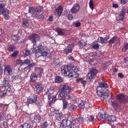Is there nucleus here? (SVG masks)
I'll use <instances>...</instances> for the list:
<instances>
[{
	"instance_id": "obj_1",
	"label": "nucleus",
	"mask_w": 128,
	"mask_h": 128,
	"mask_svg": "<svg viewBox=\"0 0 128 128\" xmlns=\"http://www.w3.org/2000/svg\"><path fill=\"white\" fill-rule=\"evenodd\" d=\"M73 88L71 87L66 84L63 85L61 88V92L58 95L60 100H63L71 98V97L70 94L72 92Z\"/></svg>"
},
{
	"instance_id": "obj_2",
	"label": "nucleus",
	"mask_w": 128,
	"mask_h": 128,
	"mask_svg": "<svg viewBox=\"0 0 128 128\" xmlns=\"http://www.w3.org/2000/svg\"><path fill=\"white\" fill-rule=\"evenodd\" d=\"M126 97V96L123 94H121L117 95L116 98L112 100V105L115 110L118 111L120 106V102H125Z\"/></svg>"
},
{
	"instance_id": "obj_3",
	"label": "nucleus",
	"mask_w": 128,
	"mask_h": 128,
	"mask_svg": "<svg viewBox=\"0 0 128 128\" xmlns=\"http://www.w3.org/2000/svg\"><path fill=\"white\" fill-rule=\"evenodd\" d=\"M36 48L34 49H31V51H32L33 53H35L36 56L37 57H38L40 56H42L44 57H46L48 54L46 51H44L43 46H41L38 47V49L36 50Z\"/></svg>"
},
{
	"instance_id": "obj_4",
	"label": "nucleus",
	"mask_w": 128,
	"mask_h": 128,
	"mask_svg": "<svg viewBox=\"0 0 128 128\" xmlns=\"http://www.w3.org/2000/svg\"><path fill=\"white\" fill-rule=\"evenodd\" d=\"M98 71L95 69H91L90 71L88 73L86 77V80L89 82L92 81L95 78Z\"/></svg>"
},
{
	"instance_id": "obj_5",
	"label": "nucleus",
	"mask_w": 128,
	"mask_h": 128,
	"mask_svg": "<svg viewBox=\"0 0 128 128\" xmlns=\"http://www.w3.org/2000/svg\"><path fill=\"white\" fill-rule=\"evenodd\" d=\"M13 69L12 68L9 66H7L4 67V78H7V77H9V76H11L13 74Z\"/></svg>"
},
{
	"instance_id": "obj_6",
	"label": "nucleus",
	"mask_w": 128,
	"mask_h": 128,
	"mask_svg": "<svg viewBox=\"0 0 128 128\" xmlns=\"http://www.w3.org/2000/svg\"><path fill=\"white\" fill-rule=\"evenodd\" d=\"M36 70H37L39 73V76H37L34 74H32L30 76V81L32 82H34L36 81L37 80V76H41V73L43 72V70L42 68L39 67H37L36 68Z\"/></svg>"
},
{
	"instance_id": "obj_7",
	"label": "nucleus",
	"mask_w": 128,
	"mask_h": 128,
	"mask_svg": "<svg viewBox=\"0 0 128 128\" xmlns=\"http://www.w3.org/2000/svg\"><path fill=\"white\" fill-rule=\"evenodd\" d=\"M29 38L33 44V48L31 49H34L36 48V42L40 40L39 36L38 34H33L29 36Z\"/></svg>"
},
{
	"instance_id": "obj_8",
	"label": "nucleus",
	"mask_w": 128,
	"mask_h": 128,
	"mask_svg": "<svg viewBox=\"0 0 128 128\" xmlns=\"http://www.w3.org/2000/svg\"><path fill=\"white\" fill-rule=\"evenodd\" d=\"M54 90L51 88L49 89L46 92V94L48 95V100L50 102H54L56 100L55 96H53V94Z\"/></svg>"
},
{
	"instance_id": "obj_9",
	"label": "nucleus",
	"mask_w": 128,
	"mask_h": 128,
	"mask_svg": "<svg viewBox=\"0 0 128 128\" xmlns=\"http://www.w3.org/2000/svg\"><path fill=\"white\" fill-rule=\"evenodd\" d=\"M9 79L7 78H4V80L2 82V86L5 87V91L9 92L11 90V86L9 84Z\"/></svg>"
},
{
	"instance_id": "obj_10",
	"label": "nucleus",
	"mask_w": 128,
	"mask_h": 128,
	"mask_svg": "<svg viewBox=\"0 0 128 128\" xmlns=\"http://www.w3.org/2000/svg\"><path fill=\"white\" fill-rule=\"evenodd\" d=\"M76 119L74 118H72L69 121V125L68 128H75L78 127L79 124L76 122Z\"/></svg>"
},
{
	"instance_id": "obj_11",
	"label": "nucleus",
	"mask_w": 128,
	"mask_h": 128,
	"mask_svg": "<svg viewBox=\"0 0 128 128\" xmlns=\"http://www.w3.org/2000/svg\"><path fill=\"white\" fill-rule=\"evenodd\" d=\"M41 12V10L38 8H32L29 10V12L31 13V16L33 17H35Z\"/></svg>"
},
{
	"instance_id": "obj_12",
	"label": "nucleus",
	"mask_w": 128,
	"mask_h": 128,
	"mask_svg": "<svg viewBox=\"0 0 128 128\" xmlns=\"http://www.w3.org/2000/svg\"><path fill=\"white\" fill-rule=\"evenodd\" d=\"M71 70L72 68L69 65L67 66H64L62 68V74H64L65 76L67 75V74Z\"/></svg>"
},
{
	"instance_id": "obj_13",
	"label": "nucleus",
	"mask_w": 128,
	"mask_h": 128,
	"mask_svg": "<svg viewBox=\"0 0 128 128\" xmlns=\"http://www.w3.org/2000/svg\"><path fill=\"white\" fill-rule=\"evenodd\" d=\"M34 90L37 93L39 94L43 91L44 90L43 86L41 83H38L35 86Z\"/></svg>"
},
{
	"instance_id": "obj_14",
	"label": "nucleus",
	"mask_w": 128,
	"mask_h": 128,
	"mask_svg": "<svg viewBox=\"0 0 128 128\" xmlns=\"http://www.w3.org/2000/svg\"><path fill=\"white\" fill-rule=\"evenodd\" d=\"M37 98L35 95H30L28 98L27 103L30 104L35 103L37 101Z\"/></svg>"
},
{
	"instance_id": "obj_15",
	"label": "nucleus",
	"mask_w": 128,
	"mask_h": 128,
	"mask_svg": "<svg viewBox=\"0 0 128 128\" xmlns=\"http://www.w3.org/2000/svg\"><path fill=\"white\" fill-rule=\"evenodd\" d=\"M80 8V6L78 4H75L70 10L72 14H76Z\"/></svg>"
},
{
	"instance_id": "obj_16",
	"label": "nucleus",
	"mask_w": 128,
	"mask_h": 128,
	"mask_svg": "<svg viewBox=\"0 0 128 128\" xmlns=\"http://www.w3.org/2000/svg\"><path fill=\"white\" fill-rule=\"evenodd\" d=\"M69 121L67 119L63 120L60 124V128H66L68 127V124L69 123Z\"/></svg>"
},
{
	"instance_id": "obj_17",
	"label": "nucleus",
	"mask_w": 128,
	"mask_h": 128,
	"mask_svg": "<svg viewBox=\"0 0 128 128\" xmlns=\"http://www.w3.org/2000/svg\"><path fill=\"white\" fill-rule=\"evenodd\" d=\"M109 93V91L107 90L106 93H105V94L102 95L101 97V99L104 101H107L108 100H109L111 98L110 96L108 95Z\"/></svg>"
},
{
	"instance_id": "obj_18",
	"label": "nucleus",
	"mask_w": 128,
	"mask_h": 128,
	"mask_svg": "<svg viewBox=\"0 0 128 128\" xmlns=\"http://www.w3.org/2000/svg\"><path fill=\"white\" fill-rule=\"evenodd\" d=\"M108 87V86L107 84L105 82H101L99 84V87H98L96 89V92L98 94L100 92L101 93L102 92V91H100L99 90L100 88H107Z\"/></svg>"
},
{
	"instance_id": "obj_19",
	"label": "nucleus",
	"mask_w": 128,
	"mask_h": 128,
	"mask_svg": "<svg viewBox=\"0 0 128 128\" xmlns=\"http://www.w3.org/2000/svg\"><path fill=\"white\" fill-rule=\"evenodd\" d=\"M23 26L24 27L31 28L32 27L31 21L30 20H24L23 21Z\"/></svg>"
},
{
	"instance_id": "obj_20",
	"label": "nucleus",
	"mask_w": 128,
	"mask_h": 128,
	"mask_svg": "<svg viewBox=\"0 0 128 128\" xmlns=\"http://www.w3.org/2000/svg\"><path fill=\"white\" fill-rule=\"evenodd\" d=\"M79 76V74L78 73L75 72H73L72 70H70V71H69V72L67 74V75H66L65 76L68 77L69 78L74 77L76 78L77 77Z\"/></svg>"
},
{
	"instance_id": "obj_21",
	"label": "nucleus",
	"mask_w": 128,
	"mask_h": 128,
	"mask_svg": "<svg viewBox=\"0 0 128 128\" xmlns=\"http://www.w3.org/2000/svg\"><path fill=\"white\" fill-rule=\"evenodd\" d=\"M74 47L73 44L68 45L67 47L65 48L64 50L65 53L67 54L70 53L72 51V50Z\"/></svg>"
},
{
	"instance_id": "obj_22",
	"label": "nucleus",
	"mask_w": 128,
	"mask_h": 128,
	"mask_svg": "<svg viewBox=\"0 0 128 128\" xmlns=\"http://www.w3.org/2000/svg\"><path fill=\"white\" fill-rule=\"evenodd\" d=\"M63 11V8L62 6H60L56 8L55 14L56 16H60L62 14Z\"/></svg>"
},
{
	"instance_id": "obj_23",
	"label": "nucleus",
	"mask_w": 128,
	"mask_h": 128,
	"mask_svg": "<svg viewBox=\"0 0 128 128\" xmlns=\"http://www.w3.org/2000/svg\"><path fill=\"white\" fill-rule=\"evenodd\" d=\"M108 39V37H106L104 38L101 37H99L98 38V42L102 44L106 43H107Z\"/></svg>"
},
{
	"instance_id": "obj_24",
	"label": "nucleus",
	"mask_w": 128,
	"mask_h": 128,
	"mask_svg": "<svg viewBox=\"0 0 128 128\" xmlns=\"http://www.w3.org/2000/svg\"><path fill=\"white\" fill-rule=\"evenodd\" d=\"M24 74V73H22L21 75L22 76L16 75L14 77V79L16 80H21L22 78H26L28 76V74L26 73V74L25 76H23V74Z\"/></svg>"
},
{
	"instance_id": "obj_25",
	"label": "nucleus",
	"mask_w": 128,
	"mask_h": 128,
	"mask_svg": "<svg viewBox=\"0 0 128 128\" xmlns=\"http://www.w3.org/2000/svg\"><path fill=\"white\" fill-rule=\"evenodd\" d=\"M63 116V114L61 113H56L55 116V119L57 120H60Z\"/></svg>"
},
{
	"instance_id": "obj_26",
	"label": "nucleus",
	"mask_w": 128,
	"mask_h": 128,
	"mask_svg": "<svg viewBox=\"0 0 128 128\" xmlns=\"http://www.w3.org/2000/svg\"><path fill=\"white\" fill-rule=\"evenodd\" d=\"M78 44L81 48H83L87 44L83 40H82L79 41Z\"/></svg>"
},
{
	"instance_id": "obj_27",
	"label": "nucleus",
	"mask_w": 128,
	"mask_h": 128,
	"mask_svg": "<svg viewBox=\"0 0 128 128\" xmlns=\"http://www.w3.org/2000/svg\"><path fill=\"white\" fill-rule=\"evenodd\" d=\"M5 4L4 3H2L0 4V14H3L5 10Z\"/></svg>"
},
{
	"instance_id": "obj_28",
	"label": "nucleus",
	"mask_w": 128,
	"mask_h": 128,
	"mask_svg": "<svg viewBox=\"0 0 128 128\" xmlns=\"http://www.w3.org/2000/svg\"><path fill=\"white\" fill-rule=\"evenodd\" d=\"M116 120V117L114 116H110L108 117L107 120L112 122H114Z\"/></svg>"
},
{
	"instance_id": "obj_29",
	"label": "nucleus",
	"mask_w": 128,
	"mask_h": 128,
	"mask_svg": "<svg viewBox=\"0 0 128 128\" xmlns=\"http://www.w3.org/2000/svg\"><path fill=\"white\" fill-rule=\"evenodd\" d=\"M77 108V106L74 105L70 104L69 105L68 108L69 111H73L76 110Z\"/></svg>"
},
{
	"instance_id": "obj_30",
	"label": "nucleus",
	"mask_w": 128,
	"mask_h": 128,
	"mask_svg": "<svg viewBox=\"0 0 128 128\" xmlns=\"http://www.w3.org/2000/svg\"><path fill=\"white\" fill-rule=\"evenodd\" d=\"M9 14V11L8 10H4V11L3 14V15L4 16V18L5 19L7 20L9 18V16L8 15Z\"/></svg>"
},
{
	"instance_id": "obj_31",
	"label": "nucleus",
	"mask_w": 128,
	"mask_h": 128,
	"mask_svg": "<svg viewBox=\"0 0 128 128\" xmlns=\"http://www.w3.org/2000/svg\"><path fill=\"white\" fill-rule=\"evenodd\" d=\"M55 81L56 82L58 83H61L63 81L62 78L59 76H56L55 78Z\"/></svg>"
},
{
	"instance_id": "obj_32",
	"label": "nucleus",
	"mask_w": 128,
	"mask_h": 128,
	"mask_svg": "<svg viewBox=\"0 0 128 128\" xmlns=\"http://www.w3.org/2000/svg\"><path fill=\"white\" fill-rule=\"evenodd\" d=\"M41 119V118L40 115L37 114L34 118V121L38 123L40 122Z\"/></svg>"
},
{
	"instance_id": "obj_33",
	"label": "nucleus",
	"mask_w": 128,
	"mask_h": 128,
	"mask_svg": "<svg viewBox=\"0 0 128 128\" xmlns=\"http://www.w3.org/2000/svg\"><path fill=\"white\" fill-rule=\"evenodd\" d=\"M117 38L116 36H114L108 42L110 44H113L117 40Z\"/></svg>"
},
{
	"instance_id": "obj_34",
	"label": "nucleus",
	"mask_w": 128,
	"mask_h": 128,
	"mask_svg": "<svg viewBox=\"0 0 128 128\" xmlns=\"http://www.w3.org/2000/svg\"><path fill=\"white\" fill-rule=\"evenodd\" d=\"M30 127L31 126L30 124L28 123H25L20 126L18 128H30Z\"/></svg>"
},
{
	"instance_id": "obj_35",
	"label": "nucleus",
	"mask_w": 128,
	"mask_h": 128,
	"mask_svg": "<svg viewBox=\"0 0 128 128\" xmlns=\"http://www.w3.org/2000/svg\"><path fill=\"white\" fill-rule=\"evenodd\" d=\"M128 49V42L125 43L124 45V47L122 49V51L125 52Z\"/></svg>"
},
{
	"instance_id": "obj_36",
	"label": "nucleus",
	"mask_w": 128,
	"mask_h": 128,
	"mask_svg": "<svg viewBox=\"0 0 128 128\" xmlns=\"http://www.w3.org/2000/svg\"><path fill=\"white\" fill-rule=\"evenodd\" d=\"M56 31L58 33V35L61 36L63 35L64 33L62 29L59 28H57L56 29Z\"/></svg>"
},
{
	"instance_id": "obj_37",
	"label": "nucleus",
	"mask_w": 128,
	"mask_h": 128,
	"mask_svg": "<svg viewBox=\"0 0 128 128\" xmlns=\"http://www.w3.org/2000/svg\"><path fill=\"white\" fill-rule=\"evenodd\" d=\"M76 123L78 122V124L84 122V119L82 117H80L78 118L77 119H76Z\"/></svg>"
},
{
	"instance_id": "obj_38",
	"label": "nucleus",
	"mask_w": 128,
	"mask_h": 128,
	"mask_svg": "<svg viewBox=\"0 0 128 128\" xmlns=\"http://www.w3.org/2000/svg\"><path fill=\"white\" fill-rule=\"evenodd\" d=\"M72 68V70L73 72H75L77 73L79 71V69L78 67L77 66H71Z\"/></svg>"
},
{
	"instance_id": "obj_39",
	"label": "nucleus",
	"mask_w": 128,
	"mask_h": 128,
	"mask_svg": "<svg viewBox=\"0 0 128 128\" xmlns=\"http://www.w3.org/2000/svg\"><path fill=\"white\" fill-rule=\"evenodd\" d=\"M85 102L84 101H80V103L79 104L78 106L79 108H83L85 107Z\"/></svg>"
},
{
	"instance_id": "obj_40",
	"label": "nucleus",
	"mask_w": 128,
	"mask_h": 128,
	"mask_svg": "<svg viewBox=\"0 0 128 128\" xmlns=\"http://www.w3.org/2000/svg\"><path fill=\"white\" fill-rule=\"evenodd\" d=\"M87 118V121L88 122H92L94 119V117L92 115L88 116Z\"/></svg>"
},
{
	"instance_id": "obj_41",
	"label": "nucleus",
	"mask_w": 128,
	"mask_h": 128,
	"mask_svg": "<svg viewBox=\"0 0 128 128\" xmlns=\"http://www.w3.org/2000/svg\"><path fill=\"white\" fill-rule=\"evenodd\" d=\"M92 46L94 49L96 50L99 47V46L97 43L93 44L92 45Z\"/></svg>"
},
{
	"instance_id": "obj_42",
	"label": "nucleus",
	"mask_w": 128,
	"mask_h": 128,
	"mask_svg": "<svg viewBox=\"0 0 128 128\" xmlns=\"http://www.w3.org/2000/svg\"><path fill=\"white\" fill-rule=\"evenodd\" d=\"M16 49V48L14 46H10L8 48V50L9 52H12L14 50Z\"/></svg>"
},
{
	"instance_id": "obj_43",
	"label": "nucleus",
	"mask_w": 128,
	"mask_h": 128,
	"mask_svg": "<svg viewBox=\"0 0 128 128\" xmlns=\"http://www.w3.org/2000/svg\"><path fill=\"white\" fill-rule=\"evenodd\" d=\"M64 99H64L63 100H62L63 102V108L64 109L66 108L68 104V102L64 101Z\"/></svg>"
},
{
	"instance_id": "obj_44",
	"label": "nucleus",
	"mask_w": 128,
	"mask_h": 128,
	"mask_svg": "<svg viewBox=\"0 0 128 128\" xmlns=\"http://www.w3.org/2000/svg\"><path fill=\"white\" fill-rule=\"evenodd\" d=\"M89 6L91 9L93 10L94 8V4L92 0H90L89 2Z\"/></svg>"
},
{
	"instance_id": "obj_45",
	"label": "nucleus",
	"mask_w": 128,
	"mask_h": 128,
	"mask_svg": "<svg viewBox=\"0 0 128 128\" xmlns=\"http://www.w3.org/2000/svg\"><path fill=\"white\" fill-rule=\"evenodd\" d=\"M12 38L14 40H16L19 39V37L17 34L15 35L12 36Z\"/></svg>"
},
{
	"instance_id": "obj_46",
	"label": "nucleus",
	"mask_w": 128,
	"mask_h": 128,
	"mask_svg": "<svg viewBox=\"0 0 128 128\" xmlns=\"http://www.w3.org/2000/svg\"><path fill=\"white\" fill-rule=\"evenodd\" d=\"M18 54V52L17 51H15L13 52L12 54L10 55L12 57H16Z\"/></svg>"
},
{
	"instance_id": "obj_47",
	"label": "nucleus",
	"mask_w": 128,
	"mask_h": 128,
	"mask_svg": "<svg viewBox=\"0 0 128 128\" xmlns=\"http://www.w3.org/2000/svg\"><path fill=\"white\" fill-rule=\"evenodd\" d=\"M59 61L58 59L54 60L53 62V64H54L53 66H56L58 65L59 64Z\"/></svg>"
},
{
	"instance_id": "obj_48",
	"label": "nucleus",
	"mask_w": 128,
	"mask_h": 128,
	"mask_svg": "<svg viewBox=\"0 0 128 128\" xmlns=\"http://www.w3.org/2000/svg\"><path fill=\"white\" fill-rule=\"evenodd\" d=\"M30 60L28 59H26V60L24 61V62L22 63L21 65H20V66H22V65H24L25 64H28L30 63Z\"/></svg>"
},
{
	"instance_id": "obj_49",
	"label": "nucleus",
	"mask_w": 128,
	"mask_h": 128,
	"mask_svg": "<svg viewBox=\"0 0 128 128\" xmlns=\"http://www.w3.org/2000/svg\"><path fill=\"white\" fill-rule=\"evenodd\" d=\"M102 118L104 120H107L108 115L106 114H102Z\"/></svg>"
},
{
	"instance_id": "obj_50",
	"label": "nucleus",
	"mask_w": 128,
	"mask_h": 128,
	"mask_svg": "<svg viewBox=\"0 0 128 128\" xmlns=\"http://www.w3.org/2000/svg\"><path fill=\"white\" fill-rule=\"evenodd\" d=\"M124 15L123 14H120L118 18L120 20H123L124 17Z\"/></svg>"
},
{
	"instance_id": "obj_51",
	"label": "nucleus",
	"mask_w": 128,
	"mask_h": 128,
	"mask_svg": "<svg viewBox=\"0 0 128 128\" xmlns=\"http://www.w3.org/2000/svg\"><path fill=\"white\" fill-rule=\"evenodd\" d=\"M74 24L76 26L78 27L80 26V23L78 22H76L74 23Z\"/></svg>"
},
{
	"instance_id": "obj_52",
	"label": "nucleus",
	"mask_w": 128,
	"mask_h": 128,
	"mask_svg": "<svg viewBox=\"0 0 128 128\" xmlns=\"http://www.w3.org/2000/svg\"><path fill=\"white\" fill-rule=\"evenodd\" d=\"M48 124L47 122H46L43 124V128H46L48 126Z\"/></svg>"
},
{
	"instance_id": "obj_53",
	"label": "nucleus",
	"mask_w": 128,
	"mask_h": 128,
	"mask_svg": "<svg viewBox=\"0 0 128 128\" xmlns=\"http://www.w3.org/2000/svg\"><path fill=\"white\" fill-rule=\"evenodd\" d=\"M81 83L83 85L84 87L86 84V82L85 80H82L81 82Z\"/></svg>"
},
{
	"instance_id": "obj_54",
	"label": "nucleus",
	"mask_w": 128,
	"mask_h": 128,
	"mask_svg": "<svg viewBox=\"0 0 128 128\" xmlns=\"http://www.w3.org/2000/svg\"><path fill=\"white\" fill-rule=\"evenodd\" d=\"M68 19L70 20H72L73 18L72 15L71 14H69L68 15Z\"/></svg>"
},
{
	"instance_id": "obj_55",
	"label": "nucleus",
	"mask_w": 128,
	"mask_h": 128,
	"mask_svg": "<svg viewBox=\"0 0 128 128\" xmlns=\"http://www.w3.org/2000/svg\"><path fill=\"white\" fill-rule=\"evenodd\" d=\"M118 76L120 78H122L124 77V75L122 73H120L118 74Z\"/></svg>"
},
{
	"instance_id": "obj_56",
	"label": "nucleus",
	"mask_w": 128,
	"mask_h": 128,
	"mask_svg": "<svg viewBox=\"0 0 128 128\" xmlns=\"http://www.w3.org/2000/svg\"><path fill=\"white\" fill-rule=\"evenodd\" d=\"M68 59L70 61H74V59L70 55H69L68 56Z\"/></svg>"
},
{
	"instance_id": "obj_57",
	"label": "nucleus",
	"mask_w": 128,
	"mask_h": 128,
	"mask_svg": "<svg viewBox=\"0 0 128 128\" xmlns=\"http://www.w3.org/2000/svg\"><path fill=\"white\" fill-rule=\"evenodd\" d=\"M96 54L95 53L93 52L90 53L89 54V56H96Z\"/></svg>"
},
{
	"instance_id": "obj_58",
	"label": "nucleus",
	"mask_w": 128,
	"mask_h": 128,
	"mask_svg": "<svg viewBox=\"0 0 128 128\" xmlns=\"http://www.w3.org/2000/svg\"><path fill=\"white\" fill-rule=\"evenodd\" d=\"M22 62V60H17L16 63L17 64H19Z\"/></svg>"
},
{
	"instance_id": "obj_59",
	"label": "nucleus",
	"mask_w": 128,
	"mask_h": 128,
	"mask_svg": "<svg viewBox=\"0 0 128 128\" xmlns=\"http://www.w3.org/2000/svg\"><path fill=\"white\" fill-rule=\"evenodd\" d=\"M25 54H26V56H28L30 54V52L27 50H25Z\"/></svg>"
},
{
	"instance_id": "obj_60",
	"label": "nucleus",
	"mask_w": 128,
	"mask_h": 128,
	"mask_svg": "<svg viewBox=\"0 0 128 128\" xmlns=\"http://www.w3.org/2000/svg\"><path fill=\"white\" fill-rule=\"evenodd\" d=\"M83 79L82 78H79L76 80V82H81L82 80H83Z\"/></svg>"
},
{
	"instance_id": "obj_61",
	"label": "nucleus",
	"mask_w": 128,
	"mask_h": 128,
	"mask_svg": "<svg viewBox=\"0 0 128 128\" xmlns=\"http://www.w3.org/2000/svg\"><path fill=\"white\" fill-rule=\"evenodd\" d=\"M36 66V64L35 63H33L30 64L29 65V66L30 67H32L34 66Z\"/></svg>"
},
{
	"instance_id": "obj_62",
	"label": "nucleus",
	"mask_w": 128,
	"mask_h": 128,
	"mask_svg": "<svg viewBox=\"0 0 128 128\" xmlns=\"http://www.w3.org/2000/svg\"><path fill=\"white\" fill-rule=\"evenodd\" d=\"M112 7L114 8H117L118 7V6L116 4H112Z\"/></svg>"
},
{
	"instance_id": "obj_63",
	"label": "nucleus",
	"mask_w": 128,
	"mask_h": 128,
	"mask_svg": "<svg viewBox=\"0 0 128 128\" xmlns=\"http://www.w3.org/2000/svg\"><path fill=\"white\" fill-rule=\"evenodd\" d=\"M126 3V1L125 0H121V3L122 4H124Z\"/></svg>"
},
{
	"instance_id": "obj_64",
	"label": "nucleus",
	"mask_w": 128,
	"mask_h": 128,
	"mask_svg": "<svg viewBox=\"0 0 128 128\" xmlns=\"http://www.w3.org/2000/svg\"><path fill=\"white\" fill-rule=\"evenodd\" d=\"M125 10L124 9H123L122 10V12L121 14H123L124 15L125 13Z\"/></svg>"
}]
</instances>
